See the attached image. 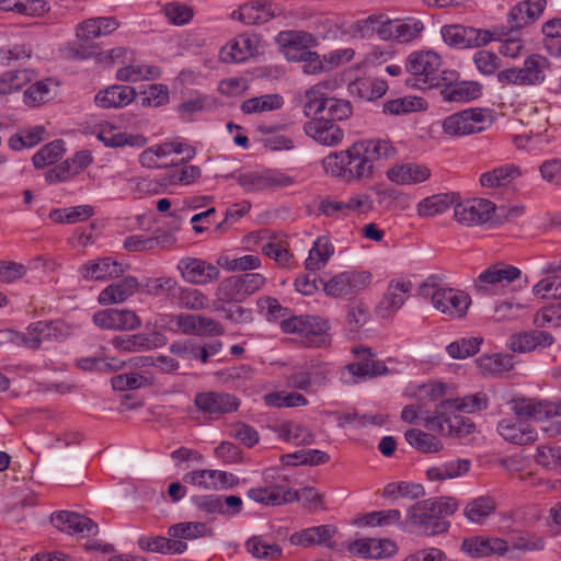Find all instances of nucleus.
<instances>
[{
  "label": "nucleus",
  "mask_w": 561,
  "mask_h": 561,
  "mask_svg": "<svg viewBox=\"0 0 561 561\" xmlns=\"http://www.w3.org/2000/svg\"><path fill=\"white\" fill-rule=\"evenodd\" d=\"M327 82H321L306 91L304 112L314 116L304 126L305 133L313 140H342L343 129L334 121L346 119L352 115L350 101L328 98L324 90Z\"/></svg>",
  "instance_id": "1"
},
{
  "label": "nucleus",
  "mask_w": 561,
  "mask_h": 561,
  "mask_svg": "<svg viewBox=\"0 0 561 561\" xmlns=\"http://www.w3.org/2000/svg\"><path fill=\"white\" fill-rule=\"evenodd\" d=\"M458 510V501L450 496L431 497L416 502L407 512V523L425 536L446 533L450 523L447 517Z\"/></svg>",
  "instance_id": "2"
},
{
  "label": "nucleus",
  "mask_w": 561,
  "mask_h": 561,
  "mask_svg": "<svg viewBox=\"0 0 561 561\" xmlns=\"http://www.w3.org/2000/svg\"><path fill=\"white\" fill-rule=\"evenodd\" d=\"M366 144L353 142L347 150L327 156L322 162L325 173L345 182L370 178L373 162L367 153Z\"/></svg>",
  "instance_id": "3"
},
{
  "label": "nucleus",
  "mask_w": 561,
  "mask_h": 561,
  "mask_svg": "<svg viewBox=\"0 0 561 561\" xmlns=\"http://www.w3.org/2000/svg\"><path fill=\"white\" fill-rule=\"evenodd\" d=\"M7 340L14 345L36 351L44 342H60L73 334L72 327L61 319L39 320L30 323L24 332L7 330Z\"/></svg>",
  "instance_id": "4"
},
{
  "label": "nucleus",
  "mask_w": 561,
  "mask_h": 561,
  "mask_svg": "<svg viewBox=\"0 0 561 561\" xmlns=\"http://www.w3.org/2000/svg\"><path fill=\"white\" fill-rule=\"evenodd\" d=\"M440 66L442 58L435 51L411 53L407 59L405 68L412 77L407 79L405 83L419 89L438 87L440 80L447 81L449 76L454 75L451 71H442L439 76L437 72Z\"/></svg>",
  "instance_id": "5"
},
{
  "label": "nucleus",
  "mask_w": 561,
  "mask_h": 561,
  "mask_svg": "<svg viewBox=\"0 0 561 561\" xmlns=\"http://www.w3.org/2000/svg\"><path fill=\"white\" fill-rule=\"evenodd\" d=\"M280 329L286 334L298 335L307 347H321L330 343L329 323L317 316H291L283 320Z\"/></svg>",
  "instance_id": "6"
},
{
  "label": "nucleus",
  "mask_w": 561,
  "mask_h": 561,
  "mask_svg": "<svg viewBox=\"0 0 561 561\" xmlns=\"http://www.w3.org/2000/svg\"><path fill=\"white\" fill-rule=\"evenodd\" d=\"M119 26L113 16L91 18L81 22L76 30L77 42L73 43V51L77 57L87 59L99 54V45L93 39L106 36Z\"/></svg>",
  "instance_id": "7"
},
{
  "label": "nucleus",
  "mask_w": 561,
  "mask_h": 561,
  "mask_svg": "<svg viewBox=\"0 0 561 561\" xmlns=\"http://www.w3.org/2000/svg\"><path fill=\"white\" fill-rule=\"evenodd\" d=\"M494 123V112L474 107L454 113L443 122V129L449 137H460L483 131Z\"/></svg>",
  "instance_id": "8"
},
{
  "label": "nucleus",
  "mask_w": 561,
  "mask_h": 561,
  "mask_svg": "<svg viewBox=\"0 0 561 561\" xmlns=\"http://www.w3.org/2000/svg\"><path fill=\"white\" fill-rule=\"evenodd\" d=\"M419 295L424 298L430 297L433 306L450 318H461L470 306V298L463 291L440 287L434 283H423L419 287Z\"/></svg>",
  "instance_id": "9"
},
{
  "label": "nucleus",
  "mask_w": 561,
  "mask_h": 561,
  "mask_svg": "<svg viewBox=\"0 0 561 561\" xmlns=\"http://www.w3.org/2000/svg\"><path fill=\"white\" fill-rule=\"evenodd\" d=\"M520 277V270L506 263H496L482 271L474 280V290L479 296L497 294Z\"/></svg>",
  "instance_id": "10"
},
{
  "label": "nucleus",
  "mask_w": 561,
  "mask_h": 561,
  "mask_svg": "<svg viewBox=\"0 0 561 561\" xmlns=\"http://www.w3.org/2000/svg\"><path fill=\"white\" fill-rule=\"evenodd\" d=\"M373 206V199L365 193L354 194L347 201H337L327 195L319 199L318 211L325 217L341 219L354 213H368Z\"/></svg>",
  "instance_id": "11"
},
{
  "label": "nucleus",
  "mask_w": 561,
  "mask_h": 561,
  "mask_svg": "<svg viewBox=\"0 0 561 561\" xmlns=\"http://www.w3.org/2000/svg\"><path fill=\"white\" fill-rule=\"evenodd\" d=\"M514 416L526 422H543L561 415V403L529 397H517L510 401Z\"/></svg>",
  "instance_id": "12"
},
{
  "label": "nucleus",
  "mask_w": 561,
  "mask_h": 561,
  "mask_svg": "<svg viewBox=\"0 0 561 561\" xmlns=\"http://www.w3.org/2000/svg\"><path fill=\"white\" fill-rule=\"evenodd\" d=\"M184 142H157L139 154V162L148 169L178 165L184 159L192 157V150L187 149L186 158H180V154L184 152Z\"/></svg>",
  "instance_id": "13"
},
{
  "label": "nucleus",
  "mask_w": 561,
  "mask_h": 561,
  "mask_svg": "<svg viewBox=\"0 0 561 561\" xmlns=\"http://www.w3.org/2000/svg\"><path fill=\"white\" fill-rule=\"evenodd\" d=\"M354 354L359 358L357 363H351L345 366L343 378L345 382L358 383L363 380L383 376L389 373L388 367L382 360L374 359L370 348L356 347Z\"/></svg>",
  "instance_id": "14"
},
{
  "label": "nucleus",
  "mask_w": 561,
  "mask_h": 561,
  "mask_svg": "<svg viewBox=\"0 0 561 561\" xmlns=\"http://www.w3.org/2000/svg\"><path fill=\"white\" fill-rule=\"evenodd\" d=\"M497 207L486 198H469L456 202L454 217L457 222L463 226H481L489 222L494 216Z\"/></svg>",
  "instance_id": "15"
},
{
  "label": "nucleus",
  "mask_w": 561,
  "mask_h": 561,
  "mask_svg": "<svg viewBox=\"0 0 561 561\" xmlns=\"http://www.w3.org/2000/svg\"><path fill=\"white\" fill-rule=\"evenodd\" d=\"M238 183L245 192L254 193L288 187L295 183V179L279 170L267 169L242 173L238 178Z\"/></svg>",
  "instance_id": "16"
},
{
  "label": "nucleus",
  "mask_w": 561,
  "mask_h": 561,
  "mask_svg": "<svg viewBox=\"0 0 561 561\" xmlns=\"http://www.w3.org/2000/svg\"><path fill=\"white\" fill-rule=\"evenodd\" d=\"M496 432L506 443L516 446H530L538 440L536 427L514 415L500 419L496 424Z\"/></svg>",
  "instance_id": "17"
},
{
  "label": "nucleus",
  "mask_w": 561,
  "mask_h": 561,
  "mask_svg": "<svg viewBox=\"0 0 561 561\" xmlns=\"http://www.w3.org/2000/svg\"><path fill=\"white\" fill-rule=\"evenodd\" d=\"M176 270L181 277L192 285H209L218 280L220 271L215 264L205 260L192 256L182 257Z\"/></svg>",
  "instance_id": "18"
},
{
  "label": "nucleus",
  "mask_w": 561,
  "mask_h": 561,
  "mask_svg": "<svg viewBox=\"0 0 561 561\" xmlns=\"http://www.w3.org/2000/svg\"><path fill=\"white\" fill-rule=\"evenodd\" d=\"M442 36L447 45L458 48L480 47L493 39V34L486 30L458 24L444 26Z\"/></svg>",
  "instance_id": "19"
},
{
  "label": "nucleus",
  "mask_w": 561,
  "mask_h": 561,
  "mask_svg": "<svg viewBox=\"0 0 561 561\" xmlns=\"http://www.w3.org/2000/svg\"><path fill=\"white\" fill-rule=\"evenodd\" d=\"M194 404L201 413L210 417H218L237 411L240 401L236 396L227 392L203 391L196 393Z\"/></svg>",
  "instance_id": "20"
},
{
  "label": "nucleus",
  "mask_w": 561,
  "mask_h": 561,
  "mask_svg": "<svg viewBox=\"0 0 561 561\" xmlns=\"http://www.w3.org/2000/svg\"><path fill=\"white\" fill-rule=\"evenodd\" d=\"M183 482L205 490H228L239 485V478L227 471L198 469L186 472Z\"/></svg>",
  "instance_id": "21"
},
{
  "label": "nucleus",
  "mask_w": 561,
  "mask_h": 561,
  "mask_svg": "<svg viewBox=\"0 0 561 561\" xmlns=\"http://www.w3.org/2000/svg\"><path fill=\"white\" fill-rule=\"evenodd\" d=\"M371 275L365 271H345L334 275L324 284V291L331 297H341L366 288Z\"/></svg>",
  "instance_id": "22"
},
{
  "label": "nucleus",
  "mask_w": 561,
  "mask_h": 561,
  "mask_svg": "<svg viewBox=\"0 0 561 561\" xmlns=\"http://www.w3.org/2000/svg\"><path fill=\"white\" fill-rule=\"evenodd\" d=\"M78 272L87 282H106L121 277L125 273V266L113 256H102L84 262Z\"/></svg>",
  "instance_id": "23"
},
{
  "label": "nucleus",
  "mask_w": 561,
  "mask_h": 561,
  "mask_svg": "<svg viewBox=\"0 0 561 561\" xmlns=\"http://www.w3.org/2000/svg\"><path fill=\"white\" fill-rule=\"evenodd\" d=\"M93 323L103 330H135L141 325L140 318L129 309H104L93 314Z\"/></svg>",
  "instance_id": "24"
},
{
  "label": "nucleus",
  "mask_w": 561,
  "mask_h": 561,
  "mask_svg": "<svg viewBox=\"0 0 561 561\" xmlns=\"http://www.w3.org/2000/svg\"><path fill=\"white\" fill-rule=\"evenodd\" d=\"M426 427L440 435L460 437L471 434L474 431V423L468 417L457 414L448 415L442 410L427 419Z\"/></svg>",
  "instance_id": "25"
},
{
  "label": "nucleus",
  "mask_w": 561,
  "mask_h": 561,
  "mask_svg": "<svg viewBox=\"0 0 561 561\" xmlns=\"http://www.w3.org/2000/svg\"><path fill=\"white\" fill-rule=\"evenodd\" d=\"M247 496L264 506H280L297 499L294 490L278 483H262L250 488Z\"/></svg>",
  "instance_id": "26"
},
{
  "label": "nucleus",
  "mask_w": 561,
  "mask_h": 561,
  "mask_svg": "<svg viewBox=\"0 0 561 561\" xmlns=\"http://www.w3.org/2000/svg\"><path fill=\"white\" fill-rule=\"evenodd\" d=\"M413 290L412 282L409 279H391L378 305V311L381 317H390L397 313Z\"/></svg>",
  "instance_id": "27"
},
{
  "label": "nucleus",
  "mask_w": 561,
  "mask_h": 561,
  "mask_svg": "<svg viewBox=\"0 0 561 561\" xmlns=\"http://www.w3.org/2000/svg\"><path fill=\"white\" fill-rule=\"evenodd\" d=\"M50 520L57 529L70 535L88 537L99 533L98 524L79 513L61 511L53 514Z\"/></svg>",
  "instance_id": "28"
},
{
  "label": "nucleus",
  "mask_w": 561,
  "mask_h": 561,
  "mask_svg": "<svg viewBox=\"0 0 561 561\" xmlns=\"http://www.w3.org/2000/svg\"><path fill=\"white\" fill-rule=\"evenodd\" d=\"M165 344L167 337L160 332L127 334L112 340V345L123 352H142L162 347Z\"/></svg>",
  "instance_id": "29"
},
{
  "label": "nucleus",
  "mask_w": 561,
  "mask_h": 561,
  "mask_svg": "<svg viewBox=\"0 0 561 561\" xmlns=\"http://www.w3.org/2000/svg\"><path fill=\"white\" fill-rule=\"evenodd\" d=\"M178 324L181 333L187 335L217 336L225 333L224 327L218 321L198 314L181 313Z\"/></svg>",
  "instance_id": "30"
},
{
  "label": "nucleus",
  "mask_w": 561,
  "mask_h": 561,
  "mask_svg": "<svg viewBox=\"0 0 561 561\" xmlns=\"http://www.w3.org/2000/svg\"><path fill=\"white\" fill-rule=\"evenodd\" d=\"M91 162L92 156L90 151H79L71 159H68L62 164L49 170L45 174L46 181L50 184L67 181L87 169Z\"/></svg>",
  "instance_id": "31"
},
{
  "label": "nucleus",
  "mask_w": 561,
  "mask_h": 561,
  "mask_svg": "<svg viewBox=\"0 0 561 561\" xmlns=\"http://www.w3.org/2000/svg\"><path fill=\"white\" fill-rule=\"evenodd\" d=\"M461 549L472 558H484L492 554L504 556L508 550V546L501 538L476 536L465 539Z\"/></svg>",
  "instance_id": "32"
},
{
  "label": "nucleus",
  "mask_w": 561,
  "mask_h": 561,
  "mask_svg": "<svg viewBox=\"0 0 561 561\" xmlns=\"http://www.w3.org/2000/svg\"><path fill=\"white\" fill-rule=\"evenodd\" d=\"M138 288V279L135 276H126L102 289L98 296V302L102 306L124 302L131 297Z\"/></svg>",
  "instance_id": "33"
},
{
  "label": "nucleus",
  "mask_w": 561,
  "mask_h": 561,
  "mask_svg": "<svg viewBox=\"0 0 561 561\" xmlns=\"http://www.w3.org/2000/svg\"><path fill=\"white\" fill-rule=\"evenodd\" d=\"M554 343L551 333L539 330H529L513 334L510 337V347L514 352L527 353L537 348H546Z\"/></svg>",
  "instance_id": "34"
},
{
  "label": "nucleus",
  "mask_w": 561,
  "mask_h": 561,
  "mask_svg": "<svg viewBox=\"0 0 561 561\" xmlns=\"http://www.w3.org/2000/svg\"><path fill=\"white\" fill-rule=\"evenodd\" d=\"M137 93L129 85H111L98 92L94 101L102 108H118L131 103Z\"/></svg>",
  "instance_id": "35"
},
{
  "label": "nucleus",
  "mask_w": 561,
  "mask_h": 561,
  "mask_svg": "<svg viewBox=\"0 0 561 561\" xmlns=\"http://www.w3.org/2000/svg\"><path fill=\"white\" fill-rule=\"evenodd\" d=\"M431 170L422 164L405 163L394 165L387 171V178L398 185H411L426 181Z\"/></svg>",
  "instance_id": "36"
},
{
  "label": "nucleus",
  "mask_w": 561,
  "mask_h": 561,
  "mask_svg": "<svg viewBox=\"0 0 561 561\" xmlns=\"http://www.w3.org/2000/svg\"><path fill=\"white\" fill-rule=\"evenodd\" d=\"M336 528L331 525H320L305 528L290 535L291 545L310 547L312 545H327L331 547L330 540L335 534Z\"/></svg>",
  "instance_id": "37"
},
{
  "label": "nucleus",
  "mask_w": 561,
  "mask_h": 561,
  "mask_svg": "<svg viewBox=\"0 0 561 561\" xmlns=\"http://www.w3.org/2000/svg\"><path fill=\"white\" fill-rule=\"evenodd\" d=\"M335 248L329 236H319L309 250L308 257L305 261L307 271L316 273L323 268L330 259L334 255Z\"/></svg>",
  "instance_id": "38"
},
{
  "label": "nucleus",
  "mask_w": 561,
  "mask_h": 561,
  "mask_svg": "<svg viewBox=\"0 0 561 561\" xmlns=\"http://www.w3.org/2000/svg\"><path fill=\"white\" fill-rule=\"evenodd\" d=\"M278 438L296 446L311 445L316 440L314 434L307 426L294 422L283 421L274 426Z\"/></svg>",
  "instance_id": "39"
},
{
  "label": "nucleus",
  "mask_w": 561,
  "mask_h": 561,
  "mask_svg": "<svg viewBox=\"0 0 561 561\" xmlns=\"http://www.w3.org/2000/svg\"><path fill=\"white\" fill-rule=\"evenodd\" d=\"M275 16L271 5L266 2L252 1L243 3L232 12V19H238L244 24H262Z\"/></svg>",
  "instance_id": "40"
},
{
  "label": "nucleus",
  "mask_w": 561,
  "mask_h": 561,
  "mask_svg": "<svg viewBox=\"0 0 561 561\" xmlns=\"http://www.w3.org/2000/svg\"><path fill=\"white\" fill-rule=\"evenodd\" d=\"M489 405L486 393L480 391L462 398L445 399L439 403L444 411H458L462 413H476L485 410Z\"/></svg>",
  "instance_id": "41"
},
{
  "label": "nucleus",
  "mask_w": 561,
  "mask_h": 561,
  "mask_svg": "<svg viewBox=\"0 0 561 561\" xmlns=\"http://www.w3.org/2000/svg\"><path fill=\"white\" fill-rule=\"evenodd\" d=\"M254 39L248 35H240L221 48L219 58L224 62H241L255 51Z\"/></svg>",
  "instance_id": "42"
},
{
  "label": "nucleus",
  "mask_w": 561,
  "mask_h": 561,
  "mask_svg": "<svg viewBox=\"0 0 561 561\" xmlns=\"http://www.w3.org/2000/svg\"><path fill=\"white\" fill-rule=\"evenodd\" d=\"M444 84L440 94L447 102H468L478 99L481 94V84L473 81L453 82L449 78Z\"/></svg>",
  "instance_id": "43"
},
{
  "label": "nucleus",
  "mask_w": 561,
  "mask_h": 561,
  "mask_svg": "<svg viewBox=\"0 0 561 561\" xmlns=\"http://www.w3.org/2000/svg\"><path fill=\"white\" fill-rule=\"evenodd\" d=\"M95 214L91 205H78L64 208H54L49 211L48 218L58 225H75L83 222L93 217Z\"/></svg>",
  "instance_id": "44"
},
{
  "label": "nucleus",
  "mask_w": 561,
  "mask_h": 561,
  "mask_svg": "<svg viewBox=\"0 0 561 561\" xmlns=\"http://www.w3.org/2000/svg\"><path fill=\"white\" fill-rule=\"evenodd\" d=\"M216 301L214 304H240L248 297L243 289L239 275H232L222 279L215 291Z\"/></svg>",
  "instance_id": "45"
},
{
  "label": "nucleus",
  "mask_w": 561,
  "mask_h": 561,
  "mask_svg": "<svg viewBox=\"0 0 561 561\" xmlns=\"http://www.w3.org/2000/svg\"><path fill=\"white\" fill-rule=\"evenodd\" d=\"M520 175V170L513 163H506L494 168L480 175V184L483 187L496 188L506 186Z\"/></svg>",
  "instance_id": "46"
},
{
  "label": "nucleus",
  "mask_w": 561,
  "mask_h": 561,
  "mask_svg": "<svg viewBox=\"0 0 561 561\" xmlns=\"http://www.w3.org/2000/svg\"><path fill=\"white\" fill-rule=\"evenodd\" d=\"M173 304L181 309L199 311L210 307V299L206 294L197 288L183 287L179 285Z\"/></svg>",
  "instance_id": "47"
},
{
  "label": "nucleus",
  "mask_w": 561,
  "mask_h": 561,
  "mask_svg": "<svg viewBox=\"0 0 561 561\" xmlns=\"http://www.w3.org/2000/svg\"><path fill=\"white\" fill-rule=\"evenodd\" d=\"M458 198L459 196L454 193L428 196L417 204V214L421 217H434L443 214L448 210L450 206H455Z\"/></svg>",
  "instance_id": "48"
},
{
  "label": "nucleus",
  "mask_w": 561,
  "mask_h": 561,
  "mask_svg": "<svg viewBox=\"0 0 561 561\" xmlns=\"http://www.w3.org/2000/svg\"><path fill=\"white\" fill-rule=\"evenodd\" d=\"M248 552L256 559L277 560L282 558L283 549L276 542L270 541L264 536H253L245 542Z\"/></svg>",
  "instance_id": "49"
},
{
  "label": "nucleus",
  "mask_w": 561,
  "mask_h": 561,
  "mask_svg": "<svg viewBox=\"0 0 561 561\" xmlns=\"http://www.w3.org/2000/svg\"><path fill=\"white\" fill-rule=\"evenodd\" d=\"M470 466L471 462L468 459H455L427 469L426 476L430 480L454 479L467 473Z\"/></svg>",
  "instance_id": "50"
},
{
  "label": "nucleus",
  "mask_w": 561,
  "mask_h": 561,
  "mask_svg": "<svg viewBox=\"0 0 561 561\" xmlns=\"http://www.w3.org/2000/svg\"><path fill=\"white\" fill-rule=\"evenodd\" d=\"M179 283L170 276L147 278L142 285L145 294L153 297H168L172 302L176 294Z\"/></svg>",
  "instance_id": "51"
},
{
  "label": "nucleus",
  "mask_w": 561,
  "mask_h": 561,
  "mask_svg": "<svg viewBox=\"0 0 561 561\" xmlns=\"http://www.w3.org/2000/svg\"><path fill=\"white\" fill-rule=\"evenodd\" d=\"M405 440L421 453H437L443 444L434 435L419 428H410L404 434Z\"/></svg>",
  "instance_id": "52"
},
{
  "label": "nucleus",
  "mask_w": 561,
  "mask_h": 561,
  "mask_svg": "<svg viewBox=\"0 0 561 561\" xmlns=\"http://www.w3.org/2000/svg\"><path fill=\"white\" fill-rule=\"evenodd\" d=\"M83 136L94 137L96 140H146L139 135L133 136L121 133L117 127L107 122L93 125L83 131Z\"/></svg>",
  "instance_id": "53"
},
{
  "label": "nucleus",
  "mask_w": 561,
  "mask_h": 561,
  "mask_svg": "<svg viewBox=\"0 0 561 561\" xmlns=\"http://www.w3.org/2000/svg\"><path fill=\"white\" fill-rule=\"evenodd\" d=\"M283 103L279 94H265L245 100L241 104V110L245 114H256L278 110Z\"/></svg>",
  "instance_id": "54"
},
{
  "label": "nucleus",
  "mask_w": 561,
  "mask_h": 561,
  "mask_svg": "<svg viewBox=\"0 0 561 561\" xmlns=\"http://www.w3.org/2000/svg\"><path fill=\"white\" fill-rule=\"evenodd\" d=\"M277 43L283 48L307 49L317 45L314 36L305 31H283L277 35Z\"/></svg>",
  "instance_id": "55"
},
{
  "label": "nucleus",
  "mask_w": 561,
  "mask_h": 561,
  "mask_svg": "<svg viewBox=\"0 0 561 561\" xmlns=\"http://www.w3.org/2000/svg\"><path fill=\"white\" fill-rule=\"evenodd\" d=\"M549 66L547 58L539 55L528 57L520 69L525 84L540 83L545 79L543 70Z\"/></svg>",
  "instance_id": "56"
},
{
  "label": "nucleus",
  "mask_w": 561,
  "mask_h": 561,
  "mask_svg": "<svg viewBox=\"0 0 561 561\" xmlns=\"http://www.w3.org/2000/svg\"><path fill=\"white\" fill-rule=\"evenodd\" d=\"M482 342L483 339L478 336L461 337L448 344L446 351L450 357L463 359L477 354Z\"/></svg>",
  "instance_id": "57"
},
{
  "label": "nucleus",
  "mask_w": 561,
  "mask_h": 561,
  "mask_svg": "<svg viewBox=\"0 0 561 561\" xmlns=\"http://www.w3.org/2000/svg\"><path fill=\"white\" fill-rule=\"evenodd\" d=\"M496 508L495 501L490 496H480L472 500L465 507V516L473 523H481Z\"/></svg>",
  "instance_id": "58"
},
{
  "label": "nucleus",
  "mask_w": 561,
  "mask_h": 561,
  "mask_svg": "<svg viewBox=\"0 0 561 561\" xmlns=\"http://www.w3.org/2000/svg\"><path fill=\"white\" fill-rule=\"evenodd\" d=\"M264 403L273 408H295L306 405L308 400L298 392L275 391L264 396Z\"/></svg>",
  "instance_id": "59"
},
{
  "label": "nucleus",
  "mask_w": 561,
  "mask_h": 561,
  "mask_svg": "<svg viewBox=\"0 0 561 561\" xmlns=\"http://www.w3.org/2000/svg\"><path fill=\"white\" fill-rule=\"evenodd\" d=\"M423 99L416 96L398 98L383 104V113L391 115H404L422 110Z\"/></svg>",
  "instance_id": "60"
},
{
  "label": "nucleus",
  "mask_w": 561,
  "mask_h": 561,
  "mask_svg": "<svg viewBox=\"0 0 561 561\" xmlns=\"http://www.w3.org/2000/svg\"><path fill=\"white\" fill-rule=\"evenodd\" d=\"M32 80L30 70H10L0 76V94H9L20 90Z\"/></svg>",
  "instance_id": "61"
},
{
  "label": "nucleus",
  "mask_w": 561,
  "mask_h": 561,
  "mask_svg": "<svg viewBox=\"0 0 561 561\" xmlns=\"http://www.w3.org/2000/svg\"><path fill=\"white\" fill-rule=\"evenodd\" d=\"M129 191L138 198L163 192L164 185L154 179L134 176L127 181Z\"/></svg>",
  "instance_id": "62"
},
{
  "label": "nucleus",
  "mask_w": 561,
  "mask_h": 561,
  "mask_svg": "<svg viewBox=\"0 0 561 561\" xmlns=\"http://www.w3.org/2000/svg\"><path fill=\"white\" fill-rule=\"evenodd\" d=\"M257 310L267 321H283L288 319L289 309L283 307L276 298L261 297L256 301Z\"/></svg>",
  "instance_id": "63"
},
{
  "label": "nucleus",
  "mask_w": 561,
  "mask_h": 561,
  "mask_svg": "<svg viewBox=\"0 0 561 561\" xmlns=\"http://www.w3.org/2000/svg\"><path fill=\"white\" fill-rule=\"evenodd\" d=\"M535 461L547 469L557 470L561 468V447L541 445L535 454Z\"/></svg>",
  "instance_id": "64"
}]
</instances>
